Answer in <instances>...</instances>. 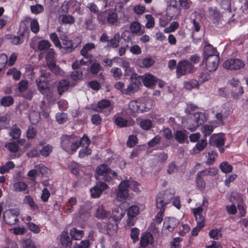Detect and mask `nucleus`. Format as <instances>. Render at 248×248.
<instances>
[{
	"label": "nucleus",
	"mask_w": 248,
	"mask_h": 248,
	"mask_svg": "<svg viewBox=\"0 0 248 248\" xmlns=\"http://www.w3.org/2000/svg\"><path fill=\"white\" fill-rule=\"evenodd\" d=\"M154 241L153 235L150 232H144L142 234L140 240V245L145 248L147 247L149 244H152Z\"/></svg>",
	"instance_id": "dca6fc26"
},
{
	"label": "nucleus",
	"mask_w": 248,
	"mask_h": 248,
	"mask_svg": "<svg viewBox=\"0 0 248 248\" xmlns=\"http://www.w3.org/2000/svg\"><path fill=\"white\" fill-rule=\"evenodd\" d=\"M137 77L140 84L143 82V84L147 87H153L157 81V79L155 77L150 74H145L143 76H137Z\"/></svg>",
	"instance_id": "9b49d317"
},
{
	"label": "nucleus",
	"mask_w": 248,
	"mask_h": 248,
	"mask_svg": "<svg viewBox=\"0 0 248 248\" xmlns=\"http://www.w3.org/2000/svg\"><path fill=\"white\" fill-rule=\"evenodd\" d=\"M191 119L194 121V123L192 126H187V128L191 131H195L198 127L204 124L207 120L205 114L200 112L194 113Z\"/></svg>",
	"instance_id": "6e6552de"
},
{
	"label": "nucleus",
	"mask_w": 248,
	"mask_h": 248,
	"mask_svg": "<svg viewBox=\"0 0 248 248\" xmlns=\"http://www.w3.org/2000/svg\"><path fill=\"white\" fill-rule=\"evenodd\" d=\"M140 126L142 129L148 130L152 126V121L149 119L143 120L140 123Z\"/></svg>",
	"instance_id": "603ef678"
},
{
	"label": "nucleus",
	"mask_w": 248,
	"mask_h": 248,
	"mask_svg": "<svg viewBox=\"0 0 248 248\" xmlns=\"http://www.w3.org/2000/svg\"><path fill=\"white\" fill-rule=\"evenodd\" d=\"M28 87V82L26 80H22L18 83V89L20 92L24 93Z\"/></svg>",
	"instance_id": "69168bd1"
},
{
	"label": "nucleus",
	"mask_w": 248,
	"mask_h": 248,
	"mask_svg": "<svg viewBox=\"0 0 248 248\" xmlns=\"http://www.w3.org/2000/svg\"><path fill=\"white\" fill-rule=\"evenodd\" d=\"M175 140L181 144L188 143V136L186 131L178 130L174 134Z\"/></svg>",
	"instance_id": "6ab92c4d"
},
{
	"label": "nucleus",
	"mask_w": 248,
	"mask_h": 248,
	"mask_svg": "<svg viewBox=\"0 0 248 248\" xmlns=\"http://www.w3.org/2000/svg\"><path fill=\"white\" fill-rule=\"evenodd\" d=\"M69 7V1H64L59 9V12L61 14L60 16L63 15H66L68 12Z\"/></svg>",
	"instance_id": "09e8293b"
},
{
	"label": "nucleus",
	"mask_w": 248,
	"mask_h": 248,
	"mask_svg": "<svg viewBox=\"0 0 248 248\" xmlns=\"http://www.w3.org/2000/svg\"><path fill=\"white\" fill-rule=\"evenodd\" d=\"M221 7L226 10V13H223V14L226 15L228 17L234 16V15L232 13L231 7V0H222L221 3Z\"/></svg>",
	"instance_id": "5701e85b"
},
{
	"label": "nucleus",
	"mask_w": 248,
	"mask_h": 248,
	"mask_svg": "<svg viewBox=\"0 0 248 248\" xmlns=\"http://www.w3.org/2000/svg\"><path fill=\"white\" fill-rule=\"evenodd\" d=\"M139 103L136 101H131L128 105L129 109L132 113L138 112L140 109Z\"/></svg>",
	"instance_id": "de8ad7c7"
},
{
	"label": "nucleus",
	"mask_w": 248,
	"mask_h": 248,
	"mask_svg": "<svg viewBox=\"0 0 248 248\" xmlns=\"http://www.w3.org/2000/svg\"><path fill=\"white\" fill-rule=\"evenodd\" d=\"M140 85L137 76H135L134 77H132L130 83L127 88L122 91V93L127 95H131L139 90Z\"/></svg>",
	"instance_id": "1a4fd4ad"
},
{
	"label": "nucleus",
	"mask_w": 248,
	"mask_h": 248,
	"mask_svg": "<svg viewBox=\"0 0 248 248\" xmlns=\"http://www.w3.org/2000/svg\"><path fill=\"white\" fill-rule=\"evenodd\" d=\"M112 213L114 217L119 219L122 218L124 215V212L121 208L119 207L115 208Z\"/></svg>",
	"instance_id": "0e129e2a"
},
{
	"label": "nucleus",
	"mask_w": 248,
	"mask_h": 248,
	"mask_svg": "<svg viewBox=\"0 0 248 248\" xmlns=\"http://www.w3.org/2000/svg\"><path fill=\"white\" fill-rule=\"evenodd\" d=\"M202 212L203 208L202 207H199L193 210V214L197 221V225L204 227L205 225V218L202 215Z\"/></svg>",
	"instance_id": "2eb2a0df"
},
{
	"label": "nucleus",
	"mask_w": 248,
	"mask_h": 248,
	"mask_svg": "<svg viewBox=\"0 0 248 248\" xmlns=\"http://www.w3.org/2000/svg\"><path fill=\"white\" fill-rule=\"evenodd\" d=\"M139 207L136 205H132L128 209L127 215L128 216L135 217L139 214Z\"/></svg>",
	"instance_id": "13d9d810"
},
{
	"label": "nucleus",
	"mask_w": 248,
	"mask_h": 248,
	"mask_svg": "<svg viewBox=\"0 0 248 248\" xmlns=\"http://www.w3.org/2000/svg\"><path fill=\"white\" fill-rule=\"evenodd\" d=\"M71 78L74 81H78L82 77V72L79 70H74L70 75Z\"/></svg>",
	"instance_id": "052dcab7"
},
{
	"label": "nucleus",
	"mask_w": 248,
	"mask_h": 248,
	"mask_svg": "<svg viewBox=\"0 0 248 248\" xmlns=\"http://www.w3.org/2000/svg\"><path fill=\"white\" fill-rule=\"evenodd\" d=\"M51 46V44L47 40H42L38 42L36 48L39 51H45L48 49Z\"/></svg>",
	"instance_id": "473e14b6"
},
{
	"label": "nucleus",
	"mask_w": 248,
	"mask_h": 248,
	"mask_svg": "<svg viewBox=\"0 0 248 248\" xmlns=\"http://www.w3.org/2000/svg\"><path fill=\"white\" fill-rule=\"evenodd\" d=\"M25 32H21L17 36L11 35L10 39L12 43L15 45H18L22 44L24 40Z\"/></svg>",
	"instance_id": "c85d7f7f"
},
{
	"label": "nucleus",
	"mask_w": 248,
	"mask_h": 248,
	"mask_svg": "<svg viewBox=\"0 0 248 248\" xmlns=\"http://www.w3.org/2000/svg\"><path fill=\"white\" fill-rule=\"evenodd\" d=\"M90 191L91 193V196L94 198L99 197L102 193L101 190L96 185L92 188Z\"/></svg>",
	"instance_id": "e2e57ef3"
},
{
	"label": "nucleus",
	"mask_w": 248,
	"mask_h": 248,
	"mask_svg": "<svg viewBox=\"0 0 248 248\" xmlns=\"http://www.w3.org/2000/svg\"><path fill=\"white\" fill-rule=\"evenodd\" d=\"M245 65L244 62L238 58L227 60L223 64L224 68L231 70H239L244 68Z\"/></svg>",
	"instance_id": "0eeeda50"
},
{
	"label": "nucleus",
	"mask_w": 248,
	"mask_h": 248,
	"mask_svg": "<svg viewBox=\"0 0 248 248\" xmlns=\"http://www.w3.org/2000/svg\"><path fill=\"white\" fill-rule=\"evenodd\" d=\"M77 140L78 142L80 144V146H88L90 144V140L88 138V136L86 135H84L82 138L80 139L79 138L77 137Z\"/></svg>",
	"instance_id": "6e6d98bb"
},
{
	"label": "nucleus",
	"mask_w": 248,
	"mask_h": 248,
	"mask_svg": "<svg viewBox=\"0 0 248 248\" xmlns=\"http://www.w3.org/2000/svg\"><path fill=\"white\" fill-rule=\"evenodd\" d=\"M29 119L32 124H36L39 121L40 115L38 112L32 111L29 115Z\"/></svg>",
	"instance_id": "864d4df0"
},
{
	"label": "nucleus",
	"mask_w": 248,
	"mask_h": 248,
	"mask_svg": "<svg viewBox=\"0 0 248 248\" xmlns=\"http://www.w3.org/2000/svg\"><path fill=\"white\" fill-rule=\"evenodd\" d=\"M46 60L47 65H49L50 62H55V53L54 50L52 48L48 49L46 50Z\"/></svg>",
	"instance_id": "2f4dec72"
},
{
	"label": "nucleus",
	"mask_w": 248,
	"mask_h": 248,
	"mask_svg": "<svg viewBox=\"0 0 248 248\" xmlns=\"http://www.w3.org/2000/svg\"><path fill=\"white\" fill-rule=\"evenodd\" d=\"M47 66L50 71L56 75H62L63 74L62 70L56 65L55 62L54 63L50 62L49 64Z\"/></svg>",
	"instance_id": "c9c22d12"
},
{
	"label": "nucleus",
	"mask_w": 248,
	"mask_h": 248,
	"mask_svg": "<svg viewBox=\"0 0 248 248\" xmlns=\"http://www.w3.org/2000/svg\"><path fill=\"white\" fill-rule=\"evenodd\" d=\"M210 18L213 23L216 26L223 25L222 21L228 19L229 17H226L220 14L217 7L209 8Z\"/></svg>",
	"instance_id": "39448f33"
},
{
	"label": "nucleus",
	"mask_w": 248,
	"mask_h": 248,
	"mask_svg": "<svg viewBox=\"0 0 248 248\" xmlns=\"http://www.w3.org/2000/svg\"><path fill=\"white\" fill-rule=\"evenodd\" d=\"M178 221L174 218H170L168 220H165L163 223V228L168 230L169 232H172L176 227Z\"/></svg>",
	"instance_id": "b1692460"
},
{
	"label": "nucleus",
	"mask_w": 248,
	"mask_h": 248,
	"mask_svg": "<svg viewBox=\"0 0 248 248\" xmlns=\"http://www.w3.org/2000/svg\"><path fill=\"white\" fill-rule=\"evenodd\" d=\"M37 88L40 93L45 96L49 95L51 93L50 88L47 86L45 80L43 81L41 80H36Z\"/></svg>",
	"instance_id": "f3484780"
},
{
	"label": "nucleus",
	"mask_w": 248,
	"mask_h": 248,
	"mask_svg": "<svg viewBox=\"0 0 248 248\" xmlns=\"http://www.w3.org/2000/svg\"><path fill=\"white\" fill-rule=\"evenodd\" d=\"M243 93V88L241 86L231 88V93L234 99H237Z\"/></svg>",
	"instance_id": "f704fd0d"
},
{
	"label": "nucleus",
	"mask_w": 248,
	"mask_h": 248,
	"mask_svg": "<svg viewBox=\"0 0 248 248\" xmlns=\"http://www.w3.org/2000/svg\"><path fill=\"white\" fill-rule=\"evenodd\" d=\"M30 27L31 31L34 33H37L39 31L40 28L39 23L35 19H33L31 20Z\"/></svg>",
	"instance_id": "4d7b16f0"
},
{
	"label": "nucleus",
	"mask_w": 248,
	"mask_h": 248,
	"mask_svg": "<svg viewBox=\"0 0 248 248\" xmlns=\"http://www.w3.org/2000/svg\"><path fill=\"white\" fill-rule=\"evenodd\" d=\"M140 230L137 228H132L131 230L130 236L135 243L139 240Z\"/></svg>",
	"instance_id": "680f3d73"
},
{
	"label": "nucleus",
	"mask_w": 248,
	"mask_h": 248,
	"mask_svg": "<svg viewBox=\"0 0 248 248\" xmlns=\"http://www.w3.org/2000/svg\"><path fill=\"white\" fill-rule=\"evenodd\" d=\"M198 82L196 80H191L190 81H185L184 83V87L187 89L190 90L194 88L198 87Z\"/></svg>",
	"instance_id": "3c124183"
},
{
	"label": "nucleus",
	"mask_w": 248,
	"mask_h": 248,
	"mask_svg": "<svg viewBox=\"0 0 248 248\" xmlns=\"http://www.w3.org/2000/svg\"><path fill=\"white\" fill-rule=\"evenodd\" d=\"M70 86V83L66 79L61 80L57 86V91L60 95H62L63 93L68 90Z\"/></svg>",
	"instance_id": "4be33fe9"
},
{
	"label": "nucleus",
	"mask_w": 248,
	"mask_h": 248,
	"mask_svg": "<svg viewBox=\"0 0 248 248\" xmlns=\"http://www.w3.org/2000/svg\"><path fill=\"white\" fill-rule=\"evenodd\" d=\"M120 37V35L119 33H115L113 37L108 41L107 46L111 47L112 48H116L118 47L119 45Z\"/></svg>",
	"instance_id": "7c9ffc66"
},
{
	"label": "nucleus",
	"mask_w": 248,
	"mask_h": 248,
	"mask_svg": "<svg viewBox=\"0 0 248 248\" xmlns=\"http://www.w3.org/2000/svg\"><path fill=\"white\" fill-rule=\"evenodd\" d=\"M96 172L98 175L102 177V179L106 181H110L112 178L109 176L111 173V170L106 164H101L96 169Z\"/></svg>",
	"instance_id": "f8f14e48"
},
{
	"label": "nucleus",
	"mask_w": 248,
	"mask_h": 248,
	"mask_svg": "<svg viewBox=\"0 0 248 248\" xmlns=\"http://www.w3.org/2000/svg\"><path fill=\"white\" fill-rule=\"evenodd\" d=\"M202 130L205 136H209L213 131V126L211 125L205 124L202 127Z\"/></svg>",
	"instance_id": "774afa93"
},
{
	"label": "nucleus",
	"mask_w": 248,
	"mask_h": 248,
	"mask_svg": "<svg viewBox=\"0 0 248 248\" xmlns=\"http://www.w3.org/2000/svg\"><path fill=\"white\" fill-rule=\"evenodd\" d=\"M62 245L65 248H71L72 241L67 232H62L60 238Z\"/></svg>",
	"instance_id": "aec40b11"
},
{
	"label": "nucleus",
	"mask_w": 248,
	"mask_h": 248,
	"mask_svg": "<svg viewBox=\"0 0 248 248\" xmlns=\"http://www.w3.org/2000/svg\"><path fill=\"white\" fill-rule=\"evenodd\" d=\"M5 147L13 153H16L18 150V144L16 142H8L5 144Z\"/></svg>",
	"instance_id": "49530a36"
},
{
	"label": "nucleus",
	"mask_w": 248,
	"mask_h": 248,
	"mask_svg": "<svg viewBox=\"0 0 248 248\" xmlns=\"http://www.w3.org/2000/svg\"><path fill=\"white\" fill-rule=\"evenodd\" d=\"M0 103L4 107H9L14 103V99L11 96L3 97L0 99Z\"/></svg>",
	"instance_id": "a19ab883"
},
{
	"label": "nucleus",
	"mask_w": 248,
	"mask_h": 248,
	"mask_svg": "<svg viewBox=\"0 0 248 248\" xmlns=\"http://www.w3.org/2000/svg\"><path fill=\"white\" fill-rule=\"evenodd\" d=\"M158 194L162 195L161 197L165 201L166 203L167 204L170 202L174 197V194L168 190L159 192Z\"/></svg>",
	"instance_id": "e433bc0d"
},
{
	"label": "nucleus",
	"mask_w": 248,
	"mask_h": 248,
	"mask_svg": "<svg viewBox=\"0 0 248 248\" xmlns=\"http://www.w3.org/2000/svg\"><path fill=\"white\" fill-rule=\"evenodd\" d=\"M62 17V23L64 24H72L74 23L75 20L74 17L70 15H63L61 16Z\"/></svg>",
	"instance_id": "a18cd8bd"
},
{
	"label": "nucleus",
	"mask_w": 248,
	"mask_h": 248,
	"mask_svg": "<svg viewBox=\"0 0 248 248\" xmlns=\"http://www.w3.org/2000/svg\"><path fill=\"white\" fill-rule=\"evenodd\" d=\"M70 234L72 238L75 240H80L82 238L84 232L83 231L78 230L74 228L70 230Z\"/></svg>",
	"instance_id": "72a5a7b5"
},
{
	"label": "nucleus",
	"mask_w": 248,
	"mask_h": 248,
	"mask_svg": "<svg viewBox=\"0 0 248 248\" xmlns=\"http://www.w3.org/2000/svg\"><path fill=\"white\" fill-rule=\"evenodd\" d=\"M115 123L119 127H122L128 126V122L124 118L119 116H114Z\"/></svg>",
	"instance_id": "ea45409f"
},
{
	"label": "nucleus",
	"mask_w": 248,
	"mask_h": 248,
	"mask_svg": "<svg viewBox=\"0 0 248 248\" xmlns=\"http://www.w3.org/2000/svg\"><path fill=\"white\" fill-rule=\"evenodd\" d=\"M62 45H61V47H60V48L62 53H69L75 49L72 41L69 40L67 37L65 36L64 38H62Z\"/></svg>",
	"instance_id": "ddd939ff"
},
{
	"label": "nucleus",
	"mask_w": 248,
	"mask_h": 248,
	"mask_svg": "<svg viewBox=\"0 0 248 248\" xmlns=\"http://www.w3.org/2000/svg\"><path fill=\"white\" fill-rule=\"evenodd\" d=\"M204 61H205L207 70L210 72H214L216 70L219 65V55L210 56L204 59Z\"/></svg>",
	"instance_id": "9d476101"
},
{
	"label": "nucleus",
	"mask_w": 248,
	"mask_h": 248,
	"mask_svg": "<svg viewBox=\"0 0 248 248\" xmlns=\"http://www.w3.org/2000/svg\"><path fill=\"white\" fill-rule=\"evenodd\" d=\"M97 19L102 24L108 23L109 25H113L117 22L118 18L116 13L105 11L98 15Z\"/></svg>",
	"instance_id": "7ed1b4c3"
},
{
	"label": "nucleus",
	"mask_w": 248,
	"mask_h": 248,
	"mask_svg": "<svg viewBox=\"0 0 248 248\" xmlns=\"http://www.w3.org/2000/svg\"><path fill=\"white\" fill-rule=\"evenodd\" d=\"M209 234L211 238L214 239H218L219 237L221 236L220 229L212 230L209 232Z\"/></svg>",
	"instance_id": "338daca9"
},
{
	"label": "nucleus",
	"mask_w": 248,
	"mask_h": 248,
	"mask_svg": "<svg viewBox=\"0 0 248 248\" xmlns=\"http://www.w3.org/2000/svg\"><path fill=\"white\" fill-rule=\"evenodd\" d=\"M19 211L17 209L6 210L3 213V219L6 224L14 225L19 221Z\"/></svg>",
	"instance_id": "423d86ee"
},
{
	"label": "nucleus",
	"mask_w": 248,
	"mask_h": 248,
	"mask_svg": "<svg viewBox=\"0 0 248 248\" xmlns=\"http://www.w3.org/2000/svg\"><path fill=\"white\" fill-rule=\"evenodd\" d=\"M224 143L225 138L223 135H213L209 140L210 145L219 148L224 145Z\"/></svg>",
	"instance_id": "4468645a"
},
{
	"label": "nucleus",
	"mask_w": 248,
	"mask_h": 248,
	"mask_svg": "<svg viewBox=\"0 0 248 248\" xmlns=\"http://www.w3.org/2000/svg\"><path fill=\"white\" fill-rule=\"evenodd\" d=\"M218 170L214 168H210L208 169H205V170H202L198 172L200 175L202 176H205L206 175L215 176L217 173Z\"/></svg>",
	"instance_id": "4c0bfd02"
},
{
	"label": "nucleus",
	"mask_w": 248,
	"mask_h": 248,
	"mask_svg": "<svg viewBox=\"0 0 248 248\" xmlns=\"http://www.w3.org/2000/svg\"><path fill=\"white\" fill-rule=\"evenodd\" d=\"M7 75H12L15 80H18L21 77V72L15 68H12L7 72Z\"/></svg>",
	"instance_id": "c03bdc74"
},
{
	"label": "nucleus",
	"mask_w": 248,
	"mask_h": 248,
	"mask_svg": "<svg viewBox=\"0 0 248 248\" xmlns=\"http://www.w3.org/2000/svg\"><path fill=\"white\" fill-rule=\"evenodd\" d=\"M130 30L132 33L141 34L144 32V28H142L140 24L138 21L131 23Z\"/></svg>",
	"instance_id": "393cba45"
},
{
	"label": "nucleus",
	"mask_w": 248,
	"mask_h": 248,
	"mask_svg": "<svg viewBox=\"0 0 248 248\" xmlns=\"http://www.w3.org/2000/svg\"><path fill=\"white\" fill-rule=\"evenodd\" d=\"M95 47V46L93 43H89L86 44L80 50V54L85 58L90 59L92 57V55L89 54L88 52L94 49Z\"/></svg>",
	"instance_id": "412c9836"
},
{
	"label": "nucleus",
	"mask_w": 248,
	"mask_h": 248,
	"mask_svg": "<svg viewBox=\"0 0 248 248\" xmlns=\"http://www.w3.org/2000/svg\"><path fill=\"white\" fill-rule=\"evenodd\" d=\"M203 55L204 59H206V58H208L213 55H218V54L216 50L212 47L211 45H209L204 47Z\"/></svg>",
	"instance_id": "bb28decb"
},
{
	"label": "nucleus",
	"mask_w": 248,
	"mask_h": 248,
	"mask_svg": "<svg viewBox=\"0 0 248 248\" xmlns=\"http://www.w3.org/2000/svg\"><path fill=\"white\" fill-rule=\"evenodd\" d=\"M197 68L190 62L186 61L179 62L176 68V74L178 77L187 73H193Z\"/></svg>",
	"instance_id": "20e7f679"
},
{
	"label": "nucleus",
	"mask_w": 248,
	"mask_h": 248,
	"mask_svg": "<svg viewBox=\"0 0 248 248\" xmlns=\"http://www.w3.org/2000/svg\"><path fill=\"white\" fill-rule=\"evenodd\" d=\"M110 102L108 100L103 99L99 101L97 105V107L100 109H108L106 111V115H108L110 113Z\"/></svg>",
	"instance_id": "cd10ccee"
},
{
	"label": "nucleus",
	"mask_w": 248,
	"mask_h": 248,
	"mask_svg": "<svg viewBox=\"0 0 248 248\" xmlns=\"http://www.w3.org/2000/svg\"><path fill=\"white\" fill-rule=\"evenodd\" d=\"M52 150L53 147L49 144H47L42 148L40 151V153L42 155L46 157L49 155Z\"/></svg>",
	"instance_id": "37998d69"
},
{
	"label": "nucleus",
	"mask_w": 248,
	"mask_h": 248,
	"mask_svg": "<svg viewBox=\"0 0 248 248\" xmlns=\"http://www.w3.org/2000/svg\"><path fill=\"white\" fill-rule=\"evenodd\" d=\"M61 146L65 151L73 154L80 146L77 137L73 136L63 135L61 138Z\"/></svg>",
	"instance_id": "f03ea898"
},
{
	"label": "nucleus",
	"mask_w": 248,
	"mask_h": 248,
	"mask_svg": "<svg viewBox=\"0 0 248 248\" xmlns=\"http://www.w3.org/2000/svg\"><path fill=\"white\" fill-rule=\"evenodd\" d=\"M219 168L221 170L225 173H230L232 170V167L227 162H223L219 165Z\"/></svg>",
	"instance_id": "79ce46f5"
},
{
	"label": "nucleus",
	"mask_w": 248,
	"mask_h": 248,
	"mask_svg": "<svg viewBox=\"0 0 248 248\" xmlns=\"http://www.w3.org/2000/svg\"><path fill=\"white\" fill-rule=\"evenodd\" d=\"M217 156V154L214 151H211L208 154L207 160L206 161V164L207 165H212L214 163L216 157Z\"/></svg>",
	"instance_id": "bf43d9fd"
},
{
	"label": "nucleus",
	"mask_w": 248,
	"mask_h": 248,
	"mask_svg": "<svg viewBox=\"0 0 248 248\" xmlns=\"http://www.w3.org/2000/svg\"><path fill=\"white\" fill-rule=\"evenodd\" d=\"M14 187L16 191H22L27 188L28 185L25 182H19L15 183L14 185Z\"/></svg>",
	"instance_id": "5fc2aeb1"
},
{
	"label": "nucleus",
	"mask_w": 248,
	"mask_h": 248,
	"mask_svg": "<svg viewBox=\"0 0 248 248\" xmlns=\"http://www.w3.org/2000/svg\"><path fill=\"white\" fill-rule=\"evenodd\" d=\"M155 61L151 58L138 60L137 63L141 67H149L154 64Z\"/></svg>",
	"instance_id": "a878e982"
},
{
	"label": "nucleus",
	"mask_w": 248,
	"mask_h": 248,
	"mask_svg": "<svg viewBox=\"0 0 248 248\" xmlns=\"http://www.w3.org/2000/svg\"><path fill=\"white\" fill-rule=\"evenodd\" d=\"M161 195H159L158 194L156 196V206L157 209L165 210L167 203H166L165 201L161 197Z\"/></svg>",
	"instance_id": "58836bf2"
},
{
	"label": "nucleus",
	"mask_w": 248,
	"mask_h": 248,
	"mask_svg": "<svg viewBox=\"0 0 248 248\" xmlns=\"http://www.w3.org/2000/svg\"><path fill=\"white\" fill-rule=\"evenodd\" d=\"M192 17L193 16H194L196 17L195 18L192 19V23H193V29L196 31H199L201 29V26L200 25V22L201 20V14L197 13L194 12L193 14L191 15Z\"/></svg>",
	"instance_id": "c756f323"
},
{
	"label": "nucleus",
	"mask_w": 248,
	"mask_h": 248,
	"mask_svg": "<svg viewBox=\"0 0 248 248\" xmlns=\"http://www.w3.org/2000/svg\"><path fill=\"white\" fill-rule=\"evenodd\" d=\"M95 216L99 219L108 218L111 217V213L109 211H107L104 207L101 205L96 209Z\"/></svg>",
	"instance_id": "a211bd4d"
},
{
	"label": "nucleus",
	"mask_w": 248,
	"mask_h": 248,
	"mask_svg": "<svg viewBox=\"0 0 248 248\" xmlns=\"http://www.w3.org/2000/svg\"><path fill=\"white\" fill-rule=\"evenodd\" d=\"M10 136L12 137L13 139H18L21 135V130L17 127H13L11 129V132L9 133Z\"/></svg>",
	"instance_id": "8fccbe9b"
},
{
	"label": "nucleus",
	"mask_w": 248,
	"mask_h": 248,
	"mask_svg": "<svg viewBox=\"0 0 248 248\" xmlns=\"http://www.w3.org/2000/svg\"><path fill=\"white\" fill-rule=\"evenodd\" d=\"M140 184L136 181L124 180L120 184L117 192V197L122 200L126 199L129 196V190L131 189L136 192L140 191Z\"/></svg>",
	"instance_id": "f257e3e1"
}]
</instances>
